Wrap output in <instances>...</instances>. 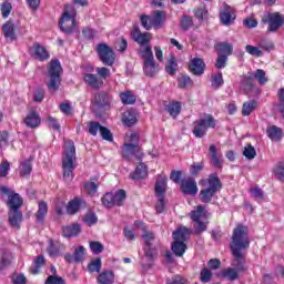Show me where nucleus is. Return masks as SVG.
Listing matches in <instances>:
<instances>
[{"instance_id": "69168bd1", "label": "nucleus", "mask_w": 284, "mask_h": 284, "mask_svg": "<svg viewBox=\"0 0 284 284\" xmlns=\"http://www.w3.org/2000/svg\"><path fill=\"white\" fill-rule=\"evenodd\" d=\"M83 221L84 223H87V225L91 226V225H94V223H97L98 217H97V214L94 213H87L84 216H83Z\"/></svg>"}, {"instance_id": "423d86ee", "label": "nucleus", "mask_w": 284, "mask_h": 284, "mask_svg": "<svg viewBox=\"0 0 284 284\" xmlns=\"http://www.w3.org/2000/svg\"><path fill=\"white\" fill-rule=\"evenodd\" d=\"M210 128H216V120L212 114H204L193 123V134L196 139H203Z\"/></svg>"}, {"instance_id": "6ab92c4d", "label": "nucleus", "mask_w": 284, "mask_h": 284, "mask_svg": "<svg viewBox=\"0 0 284 284\" xmlns=\"http://www.w3.org/2000/svg\"><path fill=\"white\" fill-rule=\"evenodd\" d=\"M183 194H187L189 196H194L199 192V186H196V181L194 179L189 178L182 181L181 184Z\"/></svg>"}, {"instance_id": "9d476101", "label": "nucleus", "mask_w": 284, "mask_h": 284, "mask_svg": "<svg viewBox=\"0 0 284 284\" xmlns=\"http://www.w3.org/2000/svg\"><path fill=\"white\" fill-rule=\"evenodd\" d=\"M97 50L100 57V61H102L104 65H114L115 58L112 48L105 43H101L98 45Z\"/></svg>"}, {"instance_id": "39448f33", "label": "nucleus", "mask_w": 284, "mask_h": 284, "mask_svg": "<svg viewBox=\"0 0 284 284\" xmlns=\"http://www.w3.org/2000/svg\"><path fill=\"white\" fill-rule=\"evenodd\" d=\"M63 73V69L61 68V62L59 60H51L49 63V82L47 83V88L49 92H57L61 87V74Z\"/></svg>"}, {"instance_id": "864d4df0", "label": "nucleus", "mask_w": 284, "mask_h": 284, "mask_svg": "<svg viewBox=\"0 0 284 284\" xmlns=\"http://www.w3.org/2000/svg\"><path fill=\"white\" fill-rule=\"evenodd\" d=\"M102 204L104 205V207H114V194H104V196L102 197Z\"/></svg>"}, {"instance_id": "37998d69", "label": "nucleus", "mask_w": 284, "mask_h": 284, "mask_svg": "<svg viewBox=\"0 0 284 284\" xmlns=\"http://www.w3.org/2000/svg\"><path fill=\"white\" fill-rule=\"evenodd\" d=\"M126 194L124 190H119L113 194V203L114 205H118V207H121L123 203L125 202Z\"/></svg>"}, {"instance_id": "2f4dec72", "label": "nucleus", "mask_w": 284, "mask_h": 284, "mask_svg": "<svg viewBox=\"0 0 284 284\" xmlns=\"http://www.w3.org/2000/svg\"><path fill=\"white\" fill-rule=\"evenodd\" d=\"M258 108V102L256 100H250L243 103L242 106V115L243 116H250L254 110Z\"/></svg>"}, {"instance_id": "338daca9", "label": "nucleus", "mask_w": 284, "mask_h": 284, "mask_svg": "<svg viewBox=\"0 0 284 284\" xmlns=\"http://www.w3.org/2000/svg\"><path fill=\"white\" fill-rule=\"evenodd\" d=\"M90 248L93 254H101V252H103V244L100 242H91Z\"/></svg>"}, {"instance_id": "72a5a7b5", "label": "nucleus", "mask_w": 284, "mask_h": 284, "mask_svg": "<svg viewBox=\"0 0 284 284\" xmlns=\"http://www.w3.org/2000/svg\"><path fill=\"white\" fill-rule=\"evenodd\" d=\"M266 133L272 141H281L283 139V130L276 125L268 128Z\"/></svg>"}, {"instance_id": "8fccbe9b", "label": "nucleus", "mask_w": 284, "mask_h": 284, "mask_svg": "<svg viewBox=\"0 0 284 284\" xmlns=\"http://www.w3.org/2000/svg\"><path fill=\"white\" fill-rule=\"evenodd\" d=\"M176 68H179V64L176 63L175 58H170L169 62L165 65V70L168 74H176Z\"/></svg>"}, {"instance_id": "f03ea898", "label": "nucleus", "mask_w": 284, "mask_h": 284, "mask_svg": "<svg viewBox=\"0 0 284 284\" xmlns=\"http://www.w3.org/2000/svg\"><path fill=\"white\" fill-rule=\"evenodd\" d=\"M77 149L74 148V142L67 141L64 145V155L62 158V170L63 179L65 183H71L74 179V169L77 168Z\"/></svg>"}, {"instance_id": "de8ad7c7", "label": "nucleus", "mask_w": 284, "mask_h": 284, "mask_svg": "<svg viewBox=\"0 0 284 284\" xmlns=\"http://www.w3.org/2000/svg\"><path fill=\"white\" fill-rule=\"evenodd\" d=\"M43 265H45V258L43 257V255H39L34 260V267L30 268L31 274H39V268L43 267Z\"/></svg>"}, {"instance_id": "aec40b11", "label": "nucleus", "mask_w": 284, "mask_h": 284, "mask_svg": "<svg viewBox=\"0 0 284 284\" xmlns=\"http://www.w3.org/2000/svg\"><path fill=\"white\" fill-rule=\"evenodd\" d=\"M209 152L211 154V164L213 168H223V154L219 152L216 145L211 144L209 148Z\"/></svg>"}, {"instance_id": "ea45409f", "label": "nucleus", "mask_w": 284, "mask_h": 284, "mask_svg": "<svg viewBox=\"0 0 284 284\" xmlns=\"http://www.w3.org/2000/svg\"><path fill=\"white\" fill-rule=\"evenodd\" d=\"M32 172V158L21 163L20 176H30Z\"/></svg>"}, {"instance_id": "a878e982", "label": "nucleus", "mask_w": 284, "mask_h": 284, "mask_svg": "<svg viewBox=\"0 0 284 284\" xmlns=\"http://www.w3.org/2000/svg\"><path fill=\"white\" fill-rule=\"evenodd\" d=\"M148 176V166L143 163H140L135 171L130 174V179L133 181H141V179H145Z\"/></svg>"}, {"instance_id": "a211bd4d", "label": "nucleus", "mask_w": 284, "mask_h": 284, "mask_svg": "<svg viewBox=\"0 0 284 284\" xmlns=\"http://www.w3.org/2000/svg\"><path fill=\"white\" fill-rule=\"evenodd\" d=\"M268 32H276L283 26V16L278 12L267 16Z\"/></svg>"}, {"instance_id": "79ce46f5", "label": "nucleus", "mask_w": 284, "mask_h": 284, "mask_svg": "<svg viewBox=\"0 0 284 284\" xmlns=\"http://www.w3.org/2000/svg\"><path fill=\"white\" fill-rule=\"evenodd\" d=\"M216 50H219V52H222V54H224L225 57H230L234 48L229 42H220L216 44Z\"/></svg>"}, {"instance_id": "3c124183", "label": "nucleus", "mask_w": 284, "mask_h": 284, "mask_svg": "<svg viewBox=\"0 0 284 284\" xmlns=\"http://www.w3.org/2000/svg\"><path fill=\"white\" fill-rule=\"evenodd\" d=\"M0 10L3 19H8L10 17V12H12V3L8 1L2 2Z\"/></svg>"}, {"instance_id": "4c0bfd02", "label": "nucleus", "mask_w": 284, "mask_h": 284, "mask_svg": "<svg viewBox=\"0 0 284 284\" xmlns=\"http://www.w3.org/2000/svg\"><path fill=\"white\" fill-rule=\"evenodd\" d=\"M81 232V226L79 224H73L71 226H64L63 227V236L70 237V236H77Z\"/></svg>"}, {"instance_id": "0eeeda50", "label": "nucleus", "mask_w": 284, "mask_h": 284, "mask_svg": "<svg viewBox=\"0 0 284 284\" xmlns=\"http://www.w3.org/2000/svg\"><path fill=\"white\" fill-rule=\"evenodd\" d=\"M191 219L194 223V234L199 236L207 230V211L202 205H199L196 210L191 212Z\"/></svg>"}, {"instance_id": "774afa93", "label": "nucleus", "mask_w": 284, "mask_h": 284, "mask_svg": "<svg viewBox=\"0 0 284 284\" xmlns=\"http://www.w3.org/2000/svg\"><path fill=\"white\" fill-rule=\"evenodd\" d=\"M45 284H65V281L62 280V277L50 275L47 278Z\"/></svg>"}, {"instance_id": "603ef678", "label": "nucleus", "mask_w": 284, "mask_h": 284, "mask_svg": "<svg viewBox=\"0 0 284 284\" xmlns=\"http://www.w3.org/2000/svg\"><path fill=\"white\" fill-rule=\"evenodd\" d=\"M253 79H256V81H258L261 85H265V83L267 82V77H265V71L262 69H257L255 71V74H253Z\"/></svg>"}, {"instance_id": "49530a36", "label": "nucleus", "mask_w": 284, "mask_h": 284, "mask_svg": "<svg viewBox=\"0 0 284 284\" xmlns=\"http://www.w3.org/2000/svg\"><path fill=\"white\" fill-rule=\"evenodd\" d=\"M154 233L150 232V231H144V233L142 234V240L144 243V247H152V244L154 243Z\"/></svg>"}, {"instance_id": "dca6fc26", "label": "nucleus", "mask_w": 284, "mask_h": 284, "mask_svg": "<svg viewBox=\"0 0 284 284\" xmlns=\"http://www.w3.org/2000/svg\"><path fill=\"white\" fill-rule=\"evenodd\" d=\"M83 81L89 88H92L93 90H101V88H103V80L94 73H84Z\"/></svg>"}, {"instance_id": "a19ab883", "label": "nucleus", "mask_w": 284, "mask_h": 284, "mask_svg": "<svg viewBox=\"0 0 284 284\" xmlns=\"http://www.w3.org/2000/svg\"><path fill=\"white\" fill-rule=\"evenodd\" d=\"M120 99L124 105H132L133 103H136V97L130 91L122 92L120 94Z\"/></svg>"}, {"instance_id": "c85d7f7f", "label": "nucleus", "mask_w": 284, "mask_h": 284, "mask_svg": "<svg viewBox=\"0 0 284 284\" xmlns=\"http://www.w3.org/2000/svg\"><path fill=\"white\" fill-rule=\"evenodd\" d=\"M34 216L38 223H43V221H45V216H48V203L40 201L38 203V211Z\"/></svg>"}, {"instance_id": "0e129e2a", "label": "nucleus", "mask_w": 284, "mask_h": 284, "mask_svg": "<svg viewBox=\"0 0 284 284\" xmlns=\"http://www.w3.org/2000/svg\"><path fill=\"white\" fill-rule=\"evenodd\" d=\"M98 187H99V185L94 182H87L84 184L85 192H88L91 196L97 194Z\"/></svg>"}, {"instance_id": "bb28decb", "label": "nucleus", "mask_w": 284, "mask_h": 284, "mask_svg": "<svg viewBox=\"0 0 284 284\" xmlns=\"http://www.w3.org/2000/svg\"><path fill=\"white\" fill-rule=\"evenodd\" d=\"M24 123L28 128H39L41 124V118L36 111H31L24 119Z\"/></svg>"}, {"instance_id": "c756f323", "label": "nucleus", "mask_w": 284, "mask_h": 284, "mask_svg": "<svg viewBox=\"0 0 284 284\" xmlns=\"http://www.w3.org/2000/svg\"><path fill=\"white\" fill-rule=\"evenodd\" d=\"M174 241L185 243L186 239H190V231L185 226H180L176 231L173 232Z\"/></svg>"}, {"instance_id": "e2e57ef3", "label": "nucleus", "mask_w": 284, "mask_h": 284, "mask_svg": "<svg viewBox=\"0 0 284 284\" xmlns=\"http://www.w3.org/2000/svg\"><path fill=\"white\" fill-rule=\"evenodd\" d=\"M48 253L50 256H57L59 254V243L54 241L49 242Z\"/></svg>"}, {"instance_id": "4d7b16f0", "label": "nucleus", "mask_w": 284, "mask_h": 284, "mask_svg": "<svg viewBox=\"0 0 284 284\" xmlns=\"http://www.w3.org/2000/svg\"><path fill=\"white\" fill-rule=\"evenodd\" d=\"M223 85V73H217L212 77V88L219 90Z\"/></svg>"}, {"instance_id": "393cba45", "label": "nucleus", "mask_w": 284, "mask_h": 284, "mask_svg": "<svg viewBox=\"0 0 284 284\" xmlns=\"http://www.w3.org/2000/svg\"><path fill=\"white\" fill-rule=\"evenodd\" d=\"M2 32L6 39H9V41H14V39H17V32L14 31V22L12 20L7 21L2 26Z\"/></svg>"}, {"instance_id": "b1692460", "label": "nucleus", "mask_w": 284, "mask_h": 284, "mask_svg": "<svg viewBox=\"0 0 284 284\" xmlns=\"http://www.w3.org/2000/svg\"><path fill=\"white\" fill-rule=\"evenodd\" d=\"M166 190H168V176L159 175L155 181V195L165 196Z\"/></svg>"}, {"instance_id": "ddd939ff", "label": "nucleus", "mask_w": 284, "mask_h": 284, "mask_svg": "<svg viewBox=\"0 0 284 284\" xmlns=\"http://www.w3.org/2000/svg\"><path fill=\"white\" fill-rule=\"evenodd\" d=\"M220 19L223 26H232L236 19V13L232 7L224 2L220 10Z\"/></svg>"}, {"instance_id": "f3484780", "label": "nucleus", "mask_w": 284, "mask_h": 284, "mask_svg": "<svg viewBox=\"0 0 284 284\" xmlns=\"http://www.w3.org/2000/svg\"><path fill=\"white\" fill-rule=\"evenodd\" d=\"M85 258V247L83 246H78L74 250L73 255L70 253H67L64 255V260L67 263H82V261Z\"/></svg>"}, {"instance_id": "7c9ffc66", "label": "nucleus", "mask_w": 284, "mask_h": 284, "mask_svg": "<svg viewBox=\"0 0 284 284\" xmlns=\"http://www.w3.org/2000/svg\"><path fill=\"white\" fill-rule=\"evenodd\" d=\"M122 121L128 128H132L136 123V111L128 110L122 115Z\"/></svg>"}, {"instance_id": "5701e85b", "label": "nucleus", "mask_w": 284, "mask_h": 284, "mask_svg": "<svg viewBox=\"0 0 284 284\" xmlns=\"http://www.w3.org/2000/svg\"><path fill=\"white\" fill-rule=\"evenodd\" d=\"M23 221V214L20 210H10L9 211V223L11 227L19 230L21 227V223Z\"/></svg>"}, {"instance_id": "4468645a", "label": "nucleus", "mask_w": 284, "mask_h": 284, "mask_svg": "<svg viewBox=\"0 0 284 284\" xmlns=\"http://www.w3.org/2000/svg\"><path fill=\"white\" fill-rule=\"evenodd\" d=\"M131 36L133 37V40L135 43L139 44V48H142V45H150V41H152V33L150 32H141L139 28H135Z\"/></svg>"}, {"instance_id": "412c9836", "label": "nucleus", "mask_w": 284, "mask_h": 284, "mask_svg": "<svg viewBox=\"0 0 284 284\" xmlns=\"http://www.w3.org/2000/svg\"><path fill=\"white\" fill-rule=\"evenodd\" d=\"M189 70L190 72H192V74L199 77L203 74V72H205V62H203L201 58H194L193 60H191Z\"/></svg>"}, {"instance_id": "052dcab7", "label": "nucleus", "mask_w": 284, "mask_h": 284, "mask_svg": "<svg viewBox=\"0 0 284 284\" xmlns=\"http://www.w3.org/2000/svg\"><path fill=\"white\" fill-rule=\"evenodd\" d=\"M243 155L251 161L252 159H255V156H256V149H254V146H252V144H248L244 149Z\"/></svg>"}, {"instance_id": "c9c22d12", "label": "nucleus", "mask_w": 284, "mask_h": 284, "mask_svg": "<svg viewBox=\"0 0 284 284\" xmlns=\"http://www.w3.org/2000/svg\"><path fill=\"white\" fill-rule=\"evenodd\" d=\"M185 250H187L185 242L174 240L172 244V252L175 254V256H183V254H185Z\"/></svg>"}, {"instance_id": "58836bf2", "label": "nucleus", "mask_w": 284, "mask_h": 284, "mask_svg": "<svg viewBox=\"0 0 284 284\" xmlns=\"http://www.w3.org/2000/svg\"><path fill=\"white\" fill-rule=\"evenodd\" d=\"M79 210H81V200L79 197L71 200L67 206L68 214H77Z\"/></svg>"}, {"instance_id": "cd10ccee", "label": "nucleus", "mask_w": 284, "mask_h": 284, "mask_svg": "<svg viewBox=\"0 0 284 284\" xmlns=\"http://www.w3.org/2000/svg\"><path fill=\"white\" fill-rule=\"evenodd\" d=\"M138 54L139 57H141L143 62L154 59V53L152 52V45L150 44L139 47Z\"/></svg>"}, {"instance_id": "473e14b6", "label": "nucleus", "mask_w": 284, "mask_h": 284, "mask_svg": "<svg viewBox=\"0 0 284 284\" xmlns=\"http://www.w3.org/2000/svg\"><path fill=\"white\" fill-rule=\"evenodd\" d=\"M97 281L99 284H112V283H114V272L104 271V272L100 273Z\"/></svg>"}, {"instance_id": "13d9d810", "label": "nucleus", "mask_w": 284, "mask_h": 284, "mask_svg": "<svg viewBox=\"0 0 284 284\" xmlns=\"http://www.w3.org/2000/svg\"><path fill=\"white\" fill-rule=\"evenodd\" d=\"M95 72H97L99 79H101L102 81H105V79H108L110 77V69H108L105 67H98L95 69Z\"/></svg>"}, {"instance_id": "c03bdc74", "label": "nucleus", "mask_w": 284, "mask_h": 284, "mask_svg": "<svg viewBox=\"0 0 284 284\" xmlns=\"http://www.w3.org/2000/svg\"><path fill=\"white\" fill-rule=\"evenodd\" d=\"M242 88L245 92L252 91V88H254V74L248 73V77L243 79Z\"/></svg>"}, {"instance_id": "f8f14e48", "label": "nucleus", "mask_w": 284, "mask_h": 284, "mask_svg": "<svg viewBox=\"0 0 284 284\" xmlns=\"http://www.w3.org/2000/svg\"><path fill=\"white\" fill-rule=\"evenodd\" d=\"M231 265L232 267H227L222 271V276L223 278H226V281H236V278H239V274H241V272H245V257H243L242 268L234 265V257Z\"/></svg>"}, {"instance_id": "e433bc0d", "label": "nucleus", "mask_w": 284, "mask_h": 284, "mask_svg": "<svg viewBox=\"0 0 284 284\" xmlns=\"http://www.w3.org/2000/svg\"><path fill=\"white\" fill-rule=\"evenodd\" d=\"M94 103L100 108H105V105H110V95L105 92H100L95 95Z\"/></svg>"}, {"instance_id": "680f3d73", "label": "nucleus", "mask_w": 284, "mask_h": 284, "mask_svg": "<svg viewBox=\"0 0 284 284\" xmlns=\"http://www.w3.org/2000/svg\"><path fill=\"white\" fill-rule=\"evenodd\" d=\"M200 281L202 283H210L212 281V271L210 268H203L200 274Z\"/></svg>"}, {"instance_id": "7ed1b4c3", "label": "nucleus", "mask_w": 284, "mask_h": 284, "mask_svg": "<svg viewBox=\"0 0 284 284\" xmlns=\"http://www.w3.org/2000/svg\"><path fill=\"white\" fill-rule=\"evenodd\" d=\"M122 155L124 159H130V156H135L138 161L143 159V152L139 146V134L136 132H130L125 136V142L122 148Z\"/></svg>"}, {"instance_id": "4be33fe9", "label": "nucleus", "mask_w": 284, "mask_h": 284, "mask_svg": "<svg viewBox=\"0 0 284 284\" xmlns=\"http://www.w3.org/2000/svg\"><path fill=\"white\" fill-rule=\"evenodd\" d=\"M143 72L146 77H154L159 74V63L154 61V58L143 62Z\"/></svg>"}, {"instance_id": "1a4fd4ad", "label": "nucleus", "mask_w": 284, "mask_h": 284, "mask_svg": "<svg viewBox=\"0 0 284 284\" xmlns=\"http://www.w3.org/2000/svg\"><path fill=\"white\" fill-rule=\"evenodd\" d=\"M209 185V189H204L200 192L202 203H210V201H212L214 194L221 190V180H219L216 175H210Z\"/></svg>"}, {"instance_id": "bf43d9fd", "label": "nucleus", "mask_w": 284, "mask_h": 284, "mask_svg": "<svg viewBox=\"0 0 284 284\" xmlns=\"http://www.w3.org/2000/svg\"><path fill=\"white\" fill-rule=\"evenodd\" d=\"M89 272H101V257H98L89 263Z\"/></svg>"}, {"instance_id": "20e7f679", "label": "nucleus", "mask_w": 284, "mask_h": 284, "mask_svg": "<svg viewBox=\"0 0 284 284\" xmlns=\"http://www.w3.org/2000/svg\"><path fill=\"white\" fill-rule=\"evenodd\" d=\"M60 30L65 34H72L77 29V9L72 4H67L59 22Z\"/></svg>"}, {"instance_id": "9b49d317", "label": "nucleus", "mask_w": 284, "mask_h": 284, "mask_svg": "<svg viewBox=\"0 0 284 284\" xmlns=\"http://www.w3.org/2000/svg\"><path fill=\"white\" fill-rule=\"evenodd\" d=\"M0 194L9 196L8 206L10 207V210H19V207L23 205V200L21 199V195L10 191L8 186H0Z\"/></svg>"}, {"instance_id": "6e6552de", "label": "nucleus", "mask_w": 284, "mask_h": 284, "mask_svg": "<svg viewBox=\"0 0 284 284\" xmlns=\"http://www.w3.org/2000/svg\"><path fill=\"white\" fill-rule=\"evenodd\" d=\"M141 23L145 30H151V28L161 30V28H163V23H165V12L154 11L151 18L148 16H142Z\"/></svg>"}, {"instance_id": "2eb2a0df", "label": "nucleus", "mask_w": 284, "mask_h": 284, "mask_svg": "<svg viewBox=\"0 0 284 284\" xmlns=\"http://www.w3.org/2000/svg\"><path fill=\"white\" fill-rule=\"evenodd\" d=\"M31 55L34 57L38 61H47L50 59V53L45 47L41 45L39 42H34L30 48Z\"/></svg>"}, {"instance_id": "09e8293b", "label": "nucleus", "mask_w": 284, "mask_h": 284, "mask_svg": "<svg viewBox=\"0 0 284 284\" xmlns=\"http://www.w3.org/2000/svg\"><path fill=\"white\" fill-rule=\"evenodd\" d=\"M274 175L276 176V179L278 181H284V162H278L275 166H274Z\"/></svg>"}, {"instance_id": "f704fd0d", "label": "nucleus", "mask_w": 284, "mask_h": 284, "mask_svg": "<svg viewBox=\"0 0 284 284\" xmlns=\"http://www.w3.org/2000/svg\"><path fill=\"white\" fill-rule=\"evenodd\" d=\"M166 112H169L170 116H173V119H176L179 114H181V102H170L166 105Z\"/></svg>"}, {"instance_id": "5fc2aeb1", "label": "nucleus", "mask_w": 284, "mask_h": 284, "mask_svg": "<svg viewBox=\"0 0 284 284\" xmlns=\"http://www.w3.org/2000/svg\"><path fill=\"white\" fill-rule=\"evenodd\" d=\"M89 134L92 136H97L98 132H101V129L103 128L99 122H89Z\"/></svg>"}, {"instance_id": "6e6d98bb", "label": "nucleus", "mask_w": 284, "mask_h": 284, "mask_svg": "<svg viewBox=\"0 0 284 284\" xmlns=\"http://www.w3.org/2000/svg\"><path fill=\"white\" fill-rule=\"evenodd\" d=\"M245 50L252 57H263V51L261 50V47H254L248 44L245 47Z\"/></svg>"}, {"instance_id": "f257e3e1", "label": "nucleus", "mask_w": 284, "mask_h": 284, "mask_svg": "<svg viewBox=\"0 0 284 284\" xmlns=\"http://www.w3.org/2000/svg\"><path fill=\"white\" fill-rule=\"evenodd\" d=\"M250 247V235L247 226L239 224L233 230L231 252L234 257V265L243 268V258H245V250Z\"/></svg>"}, {"instance_id": "a18cd8bd", "label": "nucleus", "mask_w": 284, "mask_h": 284, "mask_svg": "<svg viewBox=\"0 0 284 284\" xmlns=\"http://www.w3.org/2000/svg\"><path fill=\"white\" fill-rule=\"evenodd\" d=\"M190 85H192V79L190 75L180 74L178 77V88L184 89L190 88Z\"/></svg>"}]
</instances>
